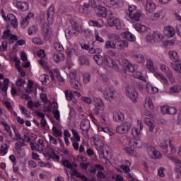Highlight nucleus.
Segmentation results:
<instances>
[{"instance_id": "nucleus-1", "label": "nucleus", "mask_w": 181, "mask_h": 181, "mask_svg": "<svg viewBox=\"0 0 181 181\" xmlns=\"http://www.w3.org/2000/svg\"><path fill=\"white\" fill-rule=\"evenodd\" d=\"M129 42L125 40H117L115 42L107 40L105 45V49H117V50H125L128 47Z\"/></svg>"}, {"instance_id": "nucleus-2", "label": "nucleus", "mask_w": 181, "mask_h": 181, "mask_svg": "<svg viewBox=\"0 0 181 181\" xmlns=\"http://www.w3.org/2000/svg\"><path fill=\"white\" fill-rule=\"evenodd\" d=\"M129 146H124L123 149L128 155H134V152H135L136 148H142L144 144L139 139L132 138L129 141Z\"/></svg>"}, {"instance_id": "nucleus-3", "label": "nucleus", "mask_w": 181, "mask_h": 181, "mask_svg": "<svg viewBox=\"0 0 181 181\" xmlns=\"http://www.w3.org/2000/svg\"><path fill=\"white\" fill-rule=\"evenodd\" d=\"M69 77L70 78L69 83L71 88H74V90H81V83L77 77V71H71L69 74Z\"/></svg>"}, {"instance_id": "nucleus-4", "label": "nucleus", "mask_w": 181, "mask_h": 181, "mask_svg": "<svg viewBox=\"0 0 181 181\" xmlns=\"http://www.w3.org/2000/svg\"><path fill=\"white\" fill-rule=\"evenodd\" d=\"M103 63L106 66H108V67H112L116 70H118V69H119V61L117 59H112V58H111V57L107 54H105L103 56Z\"/></svg>"}, {"instance_id": "nucleus-5", "label": "nucleus", "mask_w": 181, "mask_h": 181, "mask_svg": "<svg viewBox=\"0 0 181 181\" xmlns=\"http://www.w3.org/2000/svg\"><path fill=\"white\" fill-rule=\"evenodd\" d=\"M132 125L129 122H124L121 124L117 126L116 132L119 135H124L125 134H128L131 130Z\"/></svg>"}, {"instance_id": "nucleus-6", "label": "nucleus", "mask_w": 181, "mask_h": 181, "mask_svg": "<svg viewBox=\"0 0 181 181\" xmlns=\"http://www.w3.org/2000/svg\"><path fill=\"white\" fill-rule=\"evenodd\" d=\"M142 19H144V13L141 10H138L133 13H129V18L127 20L130 23H135V22H139Z\"/></svg>"}, {"instance_id": "nucleus-7", "label": "nucleus", "mask_w": 181, "mask_h": 181, "mask_svg": "<svg viewBox=\"0 0 181 181\" xmlns=\"http://www.w3.org/2000/svg\"><path fill=\"white\" fill-rule=\"evenodd\" d=\"M144 107L146 110L145 115L147 117H149V118H152V115H151V112L148 110H153L155 108V106H153V101L152 100V98L149 96H146L145 98V103L144 104Z\"/></svg>"}, {"instance_id": "nucleus-8", "label": "nucleus", "mask_w": 181, "mask_h": 181, "mask_svg": "<svg viewBox=\"0 0 181 181\" xmlns=\"http://www.w3.org/2000/svg\"><path fill=\"white\" fill-rule=\"evenodd\" d=\"M126 94L133 103H136V100H138V92H136L134 86H127L126 88Z\"/></svg>"}, {"instance_id": "nucleus-9", "label": "nucleus", "mask_w": 181, "mask_h": 181, "mask_svg": "<svg viewBox=\"0 0 181 181\" xmlns=\"http://www.w3.org/2000/svg\"><path fill=\"white\" fill-rule=\"evenodd\" d=\"M30 141H31L30 137L25 134L21 141H17L16 143H15L14 146H15L16 151H25V148H23V146H26V143L25 142H30Z\"/></svg>"}, {"instance_id": "nucleus-10", "label": "nucleus", "mask_w": 181, "mask_h": 181, "mask_svg": "<svg viewBox=\"0 0 181 181\" xmlns=\"http://www.w3.org/2000/svg\"><path fill=\"white\" fill-rule=\"evenodd\" d=\"M107 24L110 28L115 26L116 29L121 30L122 28V24L121 20L117 17H111L107 19Z\"/></svg>"}, {"instance_id": "nucleus-11", "label": "nucleus", "mask_w": 181, "mask_h": 181, "mask_svg": "<svg viewBox=\"0 0 181 181\" xmlns=\"http://www.w3.org/2000/svg\"><path fill=\"white\" fill-rule=\"evenodd\" d=\"M160 69H161V71H163V73H165V74L168 77L169 81H170V83H175L176 79L173 76V73L172 72L170 69H169V67L166 66V65H165V64H162L160 66Z\"/></svg>"}, {"instance_id": "nucleus-12", "label": "nucleus", "mask_w": 181, "mask_h": 181, "mask_svg": "<svg viewBox=\"0 0 181 181\" xmlns=\"http://www.w3.org/2000/svg\"><path fill=\"white\" fill-rule=\"evenodd\" d=\"M81 129L82 131V135H83L86 139H88L90 136H88V131L90 130V122L88 120H83L81 123Z\"/></svg>"}, {"instance_id": "nucleus-13", "label": "nucleus", "mask_w": 181, "mask_h": 181, "mask_svg": "<svg viewBox=\"0 0 181 181\" xmlns=\"http://www.w3.org/2000/svg\"><path fill=\"white\" fill-rule=\"evenodd\" d=\"M104 98L107 100V101H111L112 100H115L117 98V94L114 90H111L110 88H107L103 91Z\"/></svg>"}, {"instance_id": "nucleus-14", "label": "nucleus", "mask_w": 181, "mask_h": 181, "mask_svg": "<svg viewBox=\"0 0 181 181\" xmlns=\"http://www.w3.org/2000/svg\"><path fill=\"white\" fill-rule=\"evenodd\" d=\"M13 6H16V8L20 9V11H25L29 9V4L27 2H22L18 0H14L13 1Z\"/></svg>"}, {"instance_id": "nucleus-15", "label": "nucleus", "mask_w": 181, "mask_h": 181, "mask_svg": "<svg viewBox=\"0 0 181 181\" xmlns=\"http://www.w3.org/2000/svg\"><path fill=\"white\" fill-rule=\"evenodd\" d=\"M95 12L96 15L100 18H105L108 13L107 8L103 6H96L95 8Z\"/></svg>"}, {"instance_id": "nucleus-16", "label": "nucleus", "mask_w": 181, "mask_h": 181, "mask_svg": "<svg viewBox=\"0 0 181 181\" xmlns=\"http://www.w3.org/2000/svg\"><path fill=\"white\" fill-rule=\"evenodd\" d=\"M42 33L46 40H49V39H50V36L52 35V30H50V26H49L47 23H45L43 24Z\"/></svg>"}, {"instance_id": "nucleus-17", "label": "nucleus", "mask_w": 181, "mask_h": 181, "mask_svg": "<svg viewBox=\"0 0 181 181\" xmlns=\"http://www.w3.org/2000/svg\"><path fill=\"white\" fill-rule=\"evenodd\" d=\"M163 33L167 37H173L176 35V30H175V28L168 25L164 28Z\"/></svg>"}, {"instance_id": "nucleus-18", "label": "nucleus", "mask_w": 181, "mask_h": 181, "mask_svg": "<svg viewBox=\"0 0 181 181\" xmlns=\"http://www.w3.org/2000/svg\"><path fill=\"white\" fill-rule=\"evenodd\" d=\"M47 22L49 25H52L53 23L54 18V6L52 5L48 8V11L47 12Z\"/></svg>"}, {"instance_id": "nucleus-19", "label": "nucleus", "mask_w": 181, "mask_h": 181, "mask_svg": "<svg viewBox=\"0 0 181 181\" xmlns=\"http://www.w3.org/2000/svg\"><path fill=\"white\" fill-rule=\"evenodd\" d=\"M93 105L96 108H99L100 111H104V110H105V105H104L103 99L100 98H93Z\"/></svg>"}, {"instance_id": "nucleus-20", "label": "nucleus", "mask_w": 181, "mask_h": 181, "mask_svg": "<svg viewBox=\"0 0 181 181\" xmlns=\"http://www.w3.org/2000/svg\"><path fill=\"white\" fill-rule=\"evenodd\" d=\"M148 152L151 158H156V159H160V158H162V153H160V151H156V149L152 146L148 147Z\"/></svg>"}, {"instance_id": "nucleus-21", "label": "nucleus", "mask_w": 181, "mask_h": 181, "mask_svg": "<svg viewBox=\"0 0 181 181\" xmlns=\"http://www.w3.org/2000/svg\"><path fill=\"white\" fill-rule=\"evenodd\" d=\"M156 9V4H155L151 0H147L146 4V14L148 15V13H153Z\"/></svg>"}, {"instance_id": "nucleus-22", "label": "nucleus", "mask_w": 181, "mask_h": 181, "mask_svg": "<svg viewBox=\"0 0 181 181\" xmlns=\"http://www.w3.org/2000/svg\"><path fill=\"white\" fill-rule=\"evenodd\" d=\"M35 16V14L33 13H29L26 17L23 18L22 19V21L21 23V28L23 29H26L28 26H29V20L32 19Z\"/></svg>"}, {"instance_id": "nucleus-23", "label": "nucleus", "mask_w": 181, "mask_h": 181, "mask_svg": "<svg viewBox=\"0 0 181 181\" xmlns=\"http://www.w3.org/2000/svg\"><path fill=\"white\" fill-rule=\"evenodd\" d=\"M90 0H88V2H86L83 4V5H81L79 6L78 11L81 13H84L85 15H88L90 13Z\"/></svg>"}, {"instance_id": "nucleus-24", "label": "nucleus", "mask_w": 181, "mask_h": 181, "mask_svg": "<svg viewBox=\"0 0 181 181\" xmlns=\"http://www.w3.org/2000/svg\"><path fill=\"white\" fill-rule=\"evenodd\" d=\"M79 28L77 26L75 27H69L65 30L66 35H69V36H77L79 33Z\"/></svg>"}, {"instance_id": "nucleus-25", "label": "nucleus", "mask_w": 181, "mask_h": 181, "mask_svg": "<svg viewBox=\"0 0 181 181\" xmlns=\"http://www.w3.org/2000/svg\"><path fill=\"white\" fill-rule=\"evenodd\" d=\"M122 63H123L126 70H127V71H130V73H134V71L136 70V66L132 65V64H131V62L127 59H122Z\"/></svg>"}, {"instance_id": "nucleus-26", "label": "nucleus", "mask_w": 181, "mask_h": 181, "mask_svg": "<svg viewBox=\"0 0 181 181\" xmlns=\"http://www.w3.org/2000/svg\"><path fill=\"white\" fill-rule=\"evenodd\" d=\"M62 165L65 168H67V169H71L72 175H78V171L77 169L73 168V165H71V162H70L69 160H62Z\"/></svg>"}, {"instance_id": "nucleus-27", "label": "nucleus", "mask_w": 181, "mask_h": 181, "mask_svg": "<svg viewBox=\"0 0 181 181\" xmlns=\"http://www.w3.org/2000/svg\"><path fill=\"white\" fill-rule=\"evenodd\" d=\"M155 77L163 84V86H169V81H168V78L163 74H160L159 72H156L155 74Z\"/></svg>"}, {"instance_id": "nucleus-28", "label": "nucleus", "mask_w": 181, "mask_h": 181, "mask_svg": "<svg viewBox=\"0 0 181 181\" xmlns=\"http://www.w3.org/2000/svg\"><path fill=\"white\" fill-rule=\"evenodd\" d=\"M8 23H11L13 28H18V19H16V16L13 13H8L7 15Z\"/></svg>"}, {"instance_id": "nucleus-29", "label": "nucleus", "mask_w": 181, "mask_h": 181, "mask_svg": "<svg viewBox=\"0 0 181 181\" xmlns=\"http://www.w3.org/2000/svg\"><path fill=\"white\" fill-rule=\"evenodd\" d=\"M8 23H11L13 28H18V19H16V16L13 13H8L7 15Z\"/></svg>"}, {"instance_id": "nucleus-30", "label": "nucleus", "mask_w": 181, "mask_h": 181, "mask_svg": "<svg viewBox=\"0 0 181 181\" xmlns=\"http://www.w3.org/2000/svg\"><path fill=\"white\" fill-rule=\"evenodd\" d=\"M125 119L124 114L119 111H116L113 114V120L115 121V122H122L124 119Z\"/></svg>"}, {"instance_id": "nucleus-31", "label": "nucleus", "mask_w": 181, "mask_h": 181, "mask_svg": "<svg viewBox=\"0 0 181 181\" xmlns=\"http://www.w3.org/2000/svg\"><path fill=\"white\" fill-rule=\"evenodd\" d=\"M92 144H93L95 146H97L98 148H103V146H104L103 140L98 136H93L92 138Z\"/></svg>"}, {"instance_id": "nucleus-32", "label": "nucleus", "mask_w": 181, "mask_h": 181, "mask_svg": "<svg viewBox=\"0 0 181 181\" xmlns=\"http://www.w3.org/2000/svg\"><path fill=\"white\" fill-rule=\"evenodd\" d=\"M103 4L107 8H112V6H115V5L119 4V0H104Z\"/></svg>"}, {"instance_id": "nucleus-33", "label": "nucleus", "mask_w": 181, "mask_h": 181, "mask_svg": "<svg viewBox=\"0 0 181 181\" xmlns=\"http://www.w3.org/2000/svg\"><path fill=\"white\" fill-rule=\"evenodd\" d=\"M169 57L173 62H180V58L176 51L171 50L168 52Z\"/></svg>"}, {"instance_id": "nucleus-34", "label": "nucleus", "mask_w": 181, "mask_h": 181, "mask_svg": "<svg viewBox=\"0 0 181 181\" xmlns=\"http://www.w3.org/2000/svg\"><path fill=\"white\" fill-rule=\"evenodd\" d=\"M144 123L148 125L150 132H153L155 129V124H153L152 119H151V118L146 117L144 118Z\"/></svg>"}, {"instance_id": "nucleus-35", "label": "nucleus", "mask_w": 181, "mask_h": 181, "mask_svg": "<svg viewBox=\"0 0 181 181\" xmlns=\"http://www.w3.org/2000/svg\"><path fill=\"white\" fill-rule=\"evenodd\" d=\"M132 58L137 63H145V57L142 54H136L132 55Z\"/></svg>"}, {"instance_id": "nucleus-36", "label": "nucleus", "mask_w": 181, "mask_h": 181, "mask_svg": "<svg viewBox=\"0 0 181 181\" xmlns=\"http://www.w3.org/2000/svg\"><path fill=\"white\" fill-rule=\"evenodd\" d=\"M97 169L99 170H104V167L100 164H95L94 166L90 167L89 172H90V173H93V175H95L97 173Z\"/></svg>"}, {"instance_id": "nucleus-37", "label": "nucleus", "mask_w": 181, "mask_h": 181, "mask_svg": "<svg viewBox=\"0 0 181 181\" xmlns=\"http://www.w3.org/2000/svg\"><path fill=\"white\" fill-rule=\"evenodd\" d=\"M153 36L154 37V42H161L163 39V35L158 31H154L153 33Z\"/></svg>"}, {"instance_id": "nucleus-38", "label": "nucleus", "mask_w": 181, "mask_h": 181, "mask_svg": "<svg viewBox=\"0 0 181 181\" xmlns=\"http://www.w3.org/2000/svg\"><path fill=\"white\" fill-rule=\"evenodd\" d=\"M134 28L137 32H139L140 33H144V32H146V26L141 24V23H136L134 25Z\"/></svg>"}, {"instance_id": "nucleus-39", "label": "nucleus", "mask_w": 181, "mask_h": 181, "mask_svg": "<svg viewBox=\"0 0 181 181\" xmlns=\"http://www.w3.org/2000/svg\"><path fill=\"white\" fill-rule=\"evenodd\" d=\"M100 122L103 125H105V127H108V125H110V117H108V116L102 115L100 118Z\"/></svg>"}, {"instance_id": "nucleus-40", "label": "nucleus", "mask_w": 181, "mask_h": 181, "mask_svg": "<svg viewBox=\"0 0 181 181\" xmlns=\"http://www.w3.org/2000/svg\"><path fill=\"white\" fill-rule=\"evenodd\" d=\"M93 59L98 66H103V64L104 63V58L103 56L96 54L93 56Z\"/></svg>"}, {"instance_id": "nucleus-41", "label": "nucleus", "mask_w": 181, "mask_h": 181, "mask_svg": "<svg viewBox=\"0 0 181 181\" xmlns=\"http://www.w3.org/2000/svg\"><path fill=\"white\" fill-rule=\"evenodd\" d=\"M146 67L149 69V71L154 73L155 66L153 65V62L151 59H147L146 61Z\"/></svg>"}, {"instance_id": "nucleus-42", "label": "nucleus", "mask_w": 181, "mask_h": 181, "mask_svg": "<svg viewBox=\"0 0 181 181\" xmlns=\"http://www.w3.org/2000/svg\"><path fill=\"white\" fill-rule=\"evenodd\" d=\"M132 135L133 138H136V139H141V138L138 137L139 135H141V130L139 129H137L136 127H133L132 129Z\"/></svg>"}, {"instance_id": "nucleus-43", "label": "nucleus", "mask_w": 181, "mask_h": 181, "mask_svg": "<svg viewBox=\"0 0 181 181\" xmlns=\"http://www.w3.org/2000/svg\"><path fill=\"white\" fill-rule=\"evenodd\" d=\"M146 90L149 93V94H156V93H158L159 89L156 87H153L151 85H147Z\"/></svg>"}, {"instance_id": "nucleus-44", "label": "nucleus", "mask_w": 181, "mask_h": 181, "mask_svg": "<svg viewBox=\"0 0 181 181\" xmlns=\"http://www.w3.org/2000/svg\"><path fill=\"white\" fill-rule=\"evenodd\" d=\"M13 129L15 134L14 141H18V142H22L23 138L21 134L19 133V131H18V129H16V127H13Z\"/></svg>"}, {"instance_id": "nucleus-45", "label": "nucleus", "mask_w": 181, "mask_h": 181, "mask_svg": "<svg viewBox=\"0 0 181 181\" xmlns=\"http://www.w3.org/2000/svg\"><path fill=\"white\" fill-rule=\"evenodd\" d=\"M125 38L129 40V42H135L136 40V38L135 37V35H134L130 32H127L124 33Z\"/></svg>"}, {"instance_id": "nucleus-46", "label": "nucleus", "mask_w": 181, "mask_h": 181, "mask_svg": "<svg viewBox=\"0 0 181 181\" xmlns=\"http://www.w3.org/2000/svg\"><path fill=\"white\" fill-rule=\"evenodd\" d=\"M19 108L21 111V113L26 117V118H30V114H29V111L24 106L19 105Z\"/></svg>"}, {"instance_id": "nucleus-47", "label": "nucleus", "mask_w": 181, "mask_h": 181, "mask_svg": "<svg viewBox=\"0 0 181 181\" xmlns=\"http://www.w3.org/2000/svg\"><path fill=\"white\" fill-rule=\"evenodd\" d=\"M64 94L68 101H71V100H73V98L74 97V92H71V90H65Z\"/></svg>"}, {"instance_id": "nucleus-48", "label": "nucleus", "mask_w": 181, "mask_h": 181, "mask_svg": "<svg viewBox=\"0 0 181 181\" xmlns=\"http://www.w3.org/2000/svg\"><path fill=\"white\" fill-rule=\"evenodd\" d=\"M52 132H53L54 136H56V138H60V136H62V132L57 129V127L56 126H53Z\"/></svg>"}, {"instance_id": "nucleus-49", "label": "nucleus", "mask_w": 181, "mask_h": 181, "mask_svg": "<svg viewBox=\"0 0 181 181\" xmlns=\"http://www.w3.org/2000/svg\"><path fill=\"white\" fill-rule=\"evenodd\" d=\"M64 59V55H63V54L62 53L54 54V60H55L57 63L62 62V60H63Z\"/></svg>"}, {"instance_id": "nucleus-50", "label": "nucleus", "mask_w": 181, "mask_h": 181, "mask_svg": "<svg viewBox=\"0 0 181 181\" xmlns=\"http://www.w3.org/2000/svg\"><path fill=\"white\" fill-rule=\"evenodd\" d=\"M172 69H174L175 71H177L181 74V64H175L173 62L170 63Z\"/></svg>"}, {"instance_id": "nucleus-51", "label": "nucleus", "mask_w": 181, "mask_h": 181, "mask_svg": "<svg viewBox=\"0 0 181 181\" xmlns=\"http://www.w3.org/2000/svg\"><path fill=\"white\" fill-rule=\"evenodd\" d=\"M134 77L135 78H138V80H141V81H146V78L145 76H142V73L141 72H136L134 74Z\"/></svg>"}, {"instance_id": "nucleus-52", "label": "nucleus", "mask_w": 181, "mask_h": 181, "mask_svg": "<svg viewBox=\"0 0 181 181\" xmlns=\"http://www.w3.org/2000/svg\"><path fill=\"white\" fill-rule=\"evenodd\" d=\"M181 91V86H175L173 87L170 88V94H175L176 93H179Z\"/></svg>"}, {"instance_id": "nucleus-53", "label": "nucleus", "mask_w": 181, "mask_h": 181, "mask_svg": "<svg viewBox=\"0 0 181 181\" xmlns=\"http://www.w3.org/2000/svg\"><path fill=\"white\" fill-rule=\"evenodd\" d=\"M67 54H68L69 56H78V55H80V52H78V50H77L74 48L69 49L67 52Z\"/></svg>"}, {"instance_id": "nucleus-54", "label": "nucleus", "mask_w": 181, "mask_h": 181, "mask_svg": "<svg viewBox=\"0 0 181 181\" xmlns=\"http://www.w3.org/2000/svg\"><path fill=\"white\" fill-rule=\"evenodd\" d=\"M6 153H8V145L4 144V146H1L0 156H4V155H6Z\"/></svg>"}, {"instance_id": "nucleus-55", "label": "nucleus", "mask_w": 181, "mask_h": 181, "mask_svg": "<svg viewBox=\"0 0 181 181\" xmlns=\"http://www.w3.org/2000/svg\"><path fill=\"white\" fill-rule=\"evenodd\" d=\"M71 132L76 141H77V142H80L81 139H80V134H78V132H77V130L76 129H72Z\"/></svg>"}, {"instance_id": "nucleus-56", "label": "nucleus", "mask_w": 181, "mask_h": 181, "mask_svg": "<svg viewBox=\"0 0 181 181\" xmlns=\"http://www.w3.org/2000/svg\"><path fill=\"white\" fill-rule=\"evenodd\" d=\"M91 80V76H90L89 74H85L83 75V84H88V83Z\"/></svg>"}, {"instance_id": "nucleus-57", "label": "nucleus", "mask_w": 181, "mask_h": 181, "mask_svg": "<svg viewBox=\"0 0 181 181\" xmlns=\"http://www.w3.org/2000/svg\"><path fill=\"white\" fill-rule=\"evenodd\" d=\"M177 112V109L175 107L169 106L168 113L170 115H175Z\"/></svg>"}, {"instance_id": "nucleus-58", "label": "nucleus", "mask_w": 181, "mask_h": 181, "mask_svg": "<svg viewBox=\"0 0 181 181\" xmlns=\"http://www.w3.org/2000/svg\"><path fill=\"white\" fill-rule=\"evenodd\" d=\"M40 80H41L42 84H46V83L49 81V76L46 74L41 75L40 76Z\"/></svg>"}, {"instance_id": "nucleus-59", "label": "nucleus", "mask_w": 181, "mask_h": 181, "mask_svg": "<svg viewBox=\"0 0 181 181\" xmlns=\"http://www.w3.org/2000/svg\"><path fill=\"white\" fill-rule=\"evenodd\" d=\"M30 145L31 146L32 151H39L40 148V145L37 144V143H33L31 141Z\"/></svg>"}, {"instance_id": "nucleus-60", "label": "nucleus", "mask_w": 181, "mask_h": 181, "mask_svg": "<svg viewBox=\"0 0 181 181\" xmlns=\"http://www.w3.org/2000/svg\"><path fill=\"white\" fill-rule=\"evenodd\" d=\"M54 47L55 50H57V52H62V50L64 49L63 45H62V44L59 42L54 43Z\"/></svg>"}, {"instance_id": "nucleus-61", "label": "nucleus", "mask_w": 181, "mask_h": 181, "mask_svg": "<svg viewBox=\"0 0 181 181\" xmlns=\"http://www.w3.org/2000/svg\"><path fill=\"white\" fill-rule=\"evenodd\" d=\"M53 114L55 119H57V121H60V112L59 111V110L54 109Z\"/></svg>"}, {"instance_id": "nucleus-62", "label": "nucleus", "mask_w": 181, "mask_h": 181, "mask_svg": "<svg viewBox=\"0 0 181 181\" xmlns=\"http://www.w3.org/2000/svg\"><path fill=\"white\" fill-rule=\"evenodd\" d=\"M37 26L36 25H33V27H31L30 28L28 29V35H33V33H36V32H37Z\"/></svg>"}, {"instance_id": "nucleus-63", "label": "nucleus", "mask_w": 181, "mask_h": 181, "mask_svg": "<svg viewBox=\"0 0 181 181\" xmlns=\"http://www.w3.org/2000/svg\"><path fill=\"white\" fill-rule=\"evenodd\" d=\"M160 18V13L157 12L151 16V21H158Z\"/></svg>"}, {"instance_id": "nucleus-64", "label": "nucleus", "mask_w": 181, "mask_h": 181, "mask_svg": "<svg viewBox=\"0 0 181 181\" xmlns=\"http://www.w3.org/2000/svg\"><path fill=\"white\" fill-rule=\"evenodd\" d=\"M138 10H136V6L135 5H130L129 6V13H134Z\"/></svg>"}]
</instances>
